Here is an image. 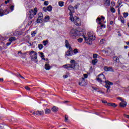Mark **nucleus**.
<instances>
[{"mask_svg": "<svg viewBox=\"0 0 129 129\" xmlns=\"http://www.w3.org/2000/svg\"><path fill=\"white\" fill-rule=\"evenodd\" d=\"M63 68H66L68 70H70L71 68L74 70H78L79 69V65L75 60L72 59L70 61V64H66L62 66Z\"/></svg>", "mask_w": 129, "mask_h": 129, "instance_id": "f257e3e1", "label": "nucleus"}, {"mask_svg": "<svg viewBox=\"0 0 129 129\" xmlns=\"http://www.w3.org/2000/svg\"><path fill=\"white\" fill-rule=\"evenodd\" d=\"M88 37H85V36H84L85 42H86L88 45H92V41L95 40V34L93 32H88L87 33Z\"/></svg>", "mask_w": 129, "mask_h": 129, "instance_id": "f03ea898", "label": "nucleus"}, {"mask_svg": "<svg viewBox=\"0 0 129 129\" xmlns=\"http://www.w3.org/2000/svg\"><path fill=\"white\" fill-rule=\"evenodd\" d=\"M71 37H72L73 39H75L77 36H80V31L77 30V29H73L70 32Z\"/></svg>", "mask_w": 129, "mask_h": 129, "instance_id": "7ed1b4c3", "label": "nucleus"}, {"mask_svg": "<svg viewBox=\"0 0 129 129\" xmlns=\"http://www.w3.org/2000/svg\"><path fill=\"white\" fill-rule=\"evenodd\" d=\"M29 55L32 61H34L35 63H38V59H37V55H38V53H37V52L34 51H31L30 52Z\"/></svg>", "mask_w": 129, "mask_h": 129, "instance_id": "20e7f679", "label": "nucleus"}, {"mask_svg": "<svg viewBox=\"0 0 129 129\" xmlns=\"http://www.w3.org/2000/svg\"><path fill=\"white\" fill-rule=\"evenodd\" d=\"M38 13V9L37 8H34V10H30L28 12V16H29L30 19H33Z\"/></svg>", "mask_w": 129, "mask_h": 129, "instance_id": "39448f33", "label": "nucleus"}, {"mask_svg": "<svg viewBox=\"0 0 129 129\" xmlns=\"http://www.w3.org/2000/svg\"><path fill=\"white\" fill-rule=\"evenodd\" d=\"M74 24L76 26H77V27H80L81 26V20L79 19V18L77 17H74Z\"/></svg>", "mask_w": 129, "mask_h": 129, "instance_id": "423d86ee", "label": "nucleus"}, {"mask_svg": "<svg viewBox=\"0 0 129 129\" xmlns=\"http://www.w3.org/2000/svg\"><path fill=\"white\" fill-rule=\"evenodd\" d=\"M73 55V50L71 46L69 47V50L66 52V56H72Z\"/></svg>", "mask_w": 129, "mask_h": 129, "instance_id": "0eeeda50", "label": "nucleus"}, {"mask_svg": "<svg viewBox=\"0 0 129 129\" xmlns=\"http://www.w3.org/2000/svg\"><path fill=\"white\" fill-rule=\"evenodd\" d=\"M98 76H101L100 78H97V81H98V82H100V83H101V82H103V81H104L103 80H102V79L105 80V76L103 74H100Z\"/></svg>", "mask_w": 129, "mask_h": 129, "instance_id": "6e6552de", "label": "nucleus"}, {"mask_svg": "<svg viewBox=\"0 0 129 129\" xmlns=\"http://www.w3.org/2000/svg\"><path fill=\"white\" fill-rule=\"evenodd\" d=\"M106 84L105 85V87L107 88V89H110V85H113V83L112 82H110L109 81H105Z\"/></svg>", "mask_w": 129, "mask_h": 129, "instance_id": "1a4fd4ad", "label": "nucleus"}, {"mask_svg": "<svg viewBox=\"0 0 129 129\" xmlns=\"http://www.w3.org/2000/svg\"><path fill=\"white\" fill-rule=\"evenodd\" d=\"M126 104H127V103L123 100L119 103V106L120 107H125V106H126Z\"/></svg>", "mask_w": 129, "mask_h": 129, "instance_id": "9d476101", "label": "nucleus"}, {"mask_svg": "<svg viewBox=\"0 0 129 129\" xmlns=\"http://www.w3.org/2000/svg\"><path fill=\"white\" fill-rule=\"evenodd\" d=\"M104 70L106 72L111 71V72H113V69L111 67H104Z\"/></svg>", "mask_w": 129, "mask_h": 129, "instance_id": "9b49d317", "label": "nucleus"}, {"mask_svg": "<svg viewBox=\"0 0 129 129\" xmlns=\"http://www.w3.org/2000/svg\"><path fill=\"white\" fill-rule=\"evenodd\" d=\"M84 81H85V79L83 78H82V79L79 80V85H80V86H84Z\"/></svg>", "mask_w": 129, "mask_h": 129, "instance_id": "f8f14e48", "label": "nucleus"}, {"mask_svg": "<svg viewBox=\"0 0 129 129\" xmlns=\"http://www.w3.org/2000/svg\"><path fill=\"white\" fill-rule=\"evenodd\" d=\"M72 13H74V12L70 11V12L69 13V15L70 16V21H71V22H74V20H75V19H74V18L73 17V14H72Z\"/></svg>", "mask_w": 129, "mask_h": 129, "instance_id": "ddd939ff", "label": "nucleus"}, {"mask_svg": "<svg viewBox=\"0 0 129 129\" xmlns=\"http://www.w3.org/2000/svg\"><path fill=\"white\" fill-rule=\"evenodd\" d=\"M104 2L106 7H109L110 6V0H104Z\"/></svg>", "mask_w": 129, "mask_h": 129, "instance_id": "4468645a", "label": "nucleus"}, {"mask_svg": "<svg viewBox=\"0 0 129 129\" xmlns=\"http://www.w3.org/2000/svg\"><path fill=\"white\" fill-rule=\"evenodd\" d=\"M51 110L53 112L56 113L59 110V108H58V107L54 106L51 108Z\"/></svg>", "mask_w": 129, "mask_h": 129, "instance_id": "2eb2a0df", "label": "nucleus"}, {"mask_svg": "<svg viewBox=\"0 0 129 129\" xmlns=\"http://www.w3.org/2000/svg\"><path fill=\"white\" fill-rule=\"evenodd\" d=\"M101 20H103V21H104V17H103V16H101V18L98 17L96 19V22H99V24L101 25V22H100V21H101Z\"/></svg>", "mask_w": 129, "mask_h": 129, "instance_id": "dca6fc26", "label": "nucleus"}, {"mask_svg": "<svg viewBox=\"0 0 129 129\" xmlns=\"http://www.w3.org/2000/svg\"><path fill=\"white\" fill-rule=\"evenodd\" d=\"M36 115H44V111H36Z\"/></svg>", "mask_w": 129, "mask_h": 129, "instance_id": "f3484780", "label": "nucleus"}, {"mask_svg": "<svg viewBox=\"0 0 129 129\" xmlns=\"http://www.w3.org/2000/svg\"><path fill=\"white\" fill-rule=\"evenodd\" d=\"M107 105H108V106H112L113 107H116L117 106L115 103H107Z\"/></svg>", "mask_w": 129, "mask_h": 129, "instance_id": "a211bd4d", "label": "nucleus"}, {"mask_svg": "<svg viewBox=\"0 0 129 129\" xmlns=\"http://www.w3.org/2000/svg\"><path fill=\"white\" fill-rule=\"evenodd\" d=\"M45 69L46 70H50V69H51V66H50V64H49V63H46L45 64Z\"/></svg>", "mask_w": 129, "mask_h": 129, "instance_id": "6ab92c4d", "label": "nucleus"}, {"mask_svg": "<svg viewBox=\"0 0 129 129\" xmlns=\"http://www.w3.org/2000/svg\"><path fill=\"white\" fill-rule=\"evenodd\" d=\"M45 114H49L51 113V109L48 108L45 109Z\"/></svg>", "mask_w": 129, "mask_h": 129, "instance_id": "aec40b11", "label": "nucleus"}, {"mask_svg": "<svg viewBox=\"0 0 129 129\" xmlns=\"http://www.w3.org/2000/svg\"><path fill=\"white\" fill-rule=\"evenodd\" d=\"M68 10L70 11V12H74V7H72V6H69L68 7Z\"/></svg>", "mask_w": 129, "mask_h": 129, "instance_id": "412c9836", "label": "nucleus"}, {"mask_svg": "<svg viewBox=\"0 0 129 129\" xmlns=\"http://www.w3.org/2000/svg\"><path fill=\"white\" fill-rule=\"evenodd\" d=\"M43 19V18H41V17H38L36 20L37 23H42Z\"/></svg>", "mask_w": 129, "mask_h": 129, "instance_id": "4be33fe9", "label": "nucleus"}, {"mask_svg": "<svg viewBox=\"0 0 129 129\" xmlns=\"http://www.w3.org/2000/svg\"><path fill=\"white\" fill-rule=\"evenodd\" d=\"M65 43L66 48H69V47H71L70 45L69 44V42L68 41V40H65Z\"/></svg>", "mask_w": 129, "mask_h": 129, "instance_id": "5701e85b", "label": "nucleus"}, {"mask_svg": "<svg viewBox=\"0 0 129 129\" xmlns=\"http://www.w3.org/2000/svg\"><path fill=\"white\" fill-rule=\"evenodd\" d=\"M17 39L15 37H12L9 38V42H13V41H16Z\"/></svg>", "mask_w": 129, "mask_h": 129, "instance_id": "b1692460", "label": "nucleus"}, {"mask_svg": "<svg viewBox=\"0 0 129 129\" xmlns=\"http://www.w3.org/2000/svg\"><path fill=\"white\" fill-rule=\"evenodd\" d=\"M46 10H47V11H48V12H51V11H52V6L51 5L48 6L46 8Z\"/></svg>", "mask_w": 129, "mask_h": 129, "instance_id": "393cba45", "label": "nucleus"}, {"mask_svg": "<svg viewBox=\"0 0 129 129\" xmlns=\"http://www.w3.org/2000/svg\"><path fill=\"white\" fill-rule=\"evenodd\" d=\"M50 20V17L46 16L44 18V22H48Z\"/></svg>", "mask_w": 129, "mask_h": 129, "instance_id": "a878e982", "label": "nucleus"}, {"mask_svg": "<svg viewBox=\"0 0 129 129\" xmlns=\"http://www.w3.org/2000/svg\"><path fill=\"white\" fill-rule=\"evenodd\" d=\"M92 63L93 65H95L97 63V59H93L92 60Z\"/></svg>", "mask_w": 129, "mask_h": 129, "instance_id": "bb28decb", "label": "nucleus"}, {"mask_svg": "<svg viewBox=\"0 0 129 129\" xmlns=\"http://www.w3.org/2000/svg\"><path fill=\"white\" fill-rule=\"evenodd\" d=\"M58 6H59V7H63L64 6V2L62 1L59 2Z\"/></svg>", "mask_w": 129, "mask_h": 129, "instance_id": "cd10ccee", "label": "nucleus"}, {"mask_svg": "<svg viewBox=\"0 0 129 129\" xmlns=\"http://www.w3.org/2000/svg\"><path fill=\"white\" fill-rule=\"evenodd\" d=\"M38 48L39 50H42L44 48V46L42 44H38Z\"/></svg>", "mask_w": 129, "mask_h": 129, "instance_id": "c85d7f7f", "label": "nucleus"}, {"mask_svg": "<svg viewBox=\"0 0 129 129\" xmlns=\"http://www.w3.org/2000/svg\"><path fill=\"white\" fill-rule=\"evenodd\" d=\"M4 16V10L2 9H0V17H3Z\"/></svg>", "mask_w": 129, "mask_h": 129, "instance_id": "c756f323", "label": "nucleus"}, {"mask_svg": "<svg viewBox=\"0 0 129 129\" xmlns=\"http://www.w3.org/2000/svg\"><path fill=\"white\" fill-rule=\"evenodd\" d=\"M120 20L122 24H124V19L122 16L120 17Z\"/></svg>", "mask_w": 129, "mask_h": 129, "instance_id": "7c9ffc66", "label": "nucleus"}, {"mask_svg": "<svg viewBox=\"0 0 129 129\" xmlns=\"http://www.w3.org/2000/svg\"><path fill=\"white\" fill-rule=\"evenodd\" d=\"M38 17L44 19L43 16V13H42V12H40L38 14Z\"/></svg>", "mask_w": 129, "mask_h": 129, "instance_id": "2f4dec72", "label": "nucleus"}, {"mask_svg": "<svg viewBox=\"0 0 129 129\" xmlns=\"http://www.w3.org/2000/svg\"><path fill=\"white\" fill-rule=\"evenodd\" d=\"M113 60H114L116 62H118L119 61V59L117 57L114 56L113 57Z\"/></svg>", "mask_w": 129, "mask_h": 129, "instance_id": "473e14b6", "label": "nucleus"}, {"mask_svg": "<svg viewBox=\"0 0 129 129\" xmlns=\"http://www.w3.org/2000/svg\"><path fill=\"white\" fill-rule=\"evenodd\" d=\"M123 16L124 18H126L128 16V13H123Z\"/></svg>", "mask_w": 129, "mask_h": 129, "instance_id": "72a5a7b5", "label": "nucleus"}, {"mask_svg": "<svg viewBox=\"0 0 129 129\" xmlns=\"http://www.w3.org/2000/svg\"><path fill=\"white\" fill-rule=\"evenodd\" d=\"M10 12L9 11H8V10H5V11H4L3 14H4V15H8V14H9Z\"/></svg>", "mask_w": 129, "mask_h": 129, "instance_id": "f704fd0d", "label": "nucleus"}, {"mask_svg": "<svg viewBox=\"0 0 129 129\" xmlns=\"http://www.w3.org/2000/svg\"><path fill=\"white\" fill-rule=\"evenodd\" d=\"M16 76H17V77H21V78H23V79H25V78L22 76L20 74L16 75Z\"/></svg>", "mask_w": 129, "mask_h": 129, "instance_id": "c9c22d12", "label": "nucleus"}, {"mask_svg": "<svg viewBox=\"0 0 129 129\" xmlns=\"http://www.w3.org/2000/svg\"><path fill=\"white\" fill-rule=\"evenodd\" d=\"M114 6H115V3H114V1H112L111 3V6L114 7Z\"/></svg>", "mask_w": 129, "mask_h": 129, "instance_id": "e433bc0d", "label": "nucleus"}, {"mask_svg": "<svg viewBox=\"0 0 129 129\" xmlns=\"http://www.w3.org/2000/svg\"><path fill=\"white\" fill-rule=\"evenodd\" d=\"M97 56H98V54H94L93 55V58H94V59H95V58H97Z\"/></svg>", "mask_w": 129, "mask_h": 129, "instance_id": "4c0bfd02", "label": "nucleus"}, {"mask_svg": "<svg viewBox=\"0 0 129 129\" xmlns=\"http://www.w3.org/2000/svg\"><path fill=\"white\" fill-rule=\"evenodd\" d=\"M82 41H83V38H80L78 39V41L79 42V43H82Z\"/></svg>", "mask_w": 129, "mask_h": 129, "instance_id": "58836bf2", "label": "nucleus"}, {"mask_svg": "<svg viewBox=\"0 0 129 129\" xmlns=\"http://www.w3.org/2000/svg\"><path fill=\"white\" fill-rule=\"evenodd\" d=\"M39 54H40L41 56V58H44V57H45V55H44V53L43 52H39Z\"/></svg>", "mask_w": 129, "mask_h": 129, "instance_id": "ea45409f", "label": "nucleus"}, {"mask_svg": "<svg viewBox=\"0 0 129 129\" xmlns=\"http://www.w3.org/2000/svg\"><path fill=\"white\" fill-rule=\"evenodd\" d=\"M110 11L112 13H115V9L113 8H111Z\"/></svg>", "mask_w": 129, "mask_h": 129, "instance_id": "a19ab883", "label": "nucleus"}, {"mask_svg": "<svg viewBox=\"0 0 129 129\" xmlns=\"http://www.w3.org/2000/svg\"><path fill=\"white\" fill-rule=\"evenodd\" d=\"M117 4L119 6H120V5L122 4L121 0H118Z\"/></svg>", "mask_w": 129, "mask_h": 129, "instance_id": "79ce46f5", "label": "nucleus"}, {"mask_svg": "<svg viewBox=\"0 0 129 129\" xmlns=\"http://www.w3.org/2000/svg\"><path fill=\"white\" fill-rule=\"evenodd\" d=\"M74 53L75 54H76L77 53H78V49H77V48H75L74 50Z\"/></svg>", "mask_w": 129, "mask_h": 129, "instance_id": "37998d69", "label": "nucleus"}, {"mask_svg": "<svg viewBox=\"0 0 129 129\" xmlns=\"http://www.w3.org/2000/svg\"><path fill=\"white\" fill-rule=\"evenodd\" d=\"M44 6H48L49 5V2L48 1H45L44 3Z\"/></svg>", "mask_w": 129, "mask_h": 129, "instance_id": "c03bdc74", "label": "nucleus"}, {"mask_svg": "<svg viewBox=\"0 0 129 129\" xmlns=\"http://www.w3.org/2000/svg\"><path fill=\"white\" fill-rule=\"evenodd\" d=\"M15 8V6H11V7H10V10L13 12V11H14V8Z\"/></svg>", "mask_w": 129, "mask_h": 129, "instance_id": "a18cd8bd", "label": "nucleus"}, {"mask_svg": "<svg viewBox=\"0 0 129 129\" xmlns=\"http://www.w3.org/2000/svg\"><path fill=\"white\" fill-rule=\"evenodd\" d=\"M88 77V75L87 74H84V78H84V79H85V78H87Z\"/></svg>", "mask_w": 129, "mask_h": 129, "instance_id": "49530a36", "label": "nucleus"}, {"mask_svg": "<svg viewBox=\"0 0 129 129\" xmlns=\"http://www.w3.org/2000/svg\"><path fill=\"white\" fill-rule=\"evenodd\" d=\"M64 120L65 121H67L68 120V116H67V115H66L64 116Z\"/></svg>", "mask_w": 129, "mask_h": 129, "instance_id": "de8ad7c7", "label": "nucleus"}, {"mask_svg": "<svg viewBox=\"0 0 129 129\" xmlns=\"http://www.w3.org/2000/svg\"><path fill=\"white\" fill-rule=\"evenodd\" d=\"M47 44H48V41H43L44 46H46L47 45Z\"/></svg>", "mask_w": 129, "mask_h": 129, "instance_id": "09e8293b", "label": "nucleus"}, {"mask_svg": "<svg viewBox=\"0 0 129 129\" xmlns=\"http://www.w3.org/2000/svg\"><path fill=\"white\" fill-rule=\"evenodd\" d=\"M36 34V31H33V33H31V35L32 36V37H34V36H35Z\"/></svg>", "mask_w": 129, "mask_h": 129, "instance_id": "8fccbe9b", "label": "nucleus"}, {"mask_svg": "<svg viewBox=\"0 0 129 129\" xmlns=\"http://www.w3.org/2000/svg\"><path fill=\"white\" fill-rule=\"evenodd\" d=\"M104 41V39H101V40H100V44L101 45L102 44H103Z\"/></svg>", "mask_w": 129, "mask_h": 129, "instance_id": "3c124183", "label": "nucleus"}, {"mask_svg": "<svg viewBox=\"0 0 129 129\" xmlns=\"http://www.w3.org/2000/svg\"><path fill=\"white\" fill-rule=\"evenodd\" d=\"M25 89H26V90H31V88H30V87H28V86H26L25 87Z\"/></svg>", "mask_w": 129, "mask_h": 129, "instance_id": "603ef678", "label": "nucleus"}, {"mask_svg": "<svg viewBox=\"0 0 129 129\" xmlns=\"http://www.w3.org/2000/svg\"><path fill=\"white\" fill-rule=\"evenodd\" d=\"M123 116H125V117H126V118H128L129 119V115H126L125 114H124Z\"/></svg>", "mask_w": 129, "mask_h": 129, "instance_id": "864d4df0", "label": "nucleus"}, {"mask_svg": "<svg viewBox=\"0 0 129 129\" xmlns=\"http://www.w3.org/2000/svg\"><path fill=\"white\" fill-rule=\"evenodd\" d=\"M43 12H47V8H46V7H43Z\"/></svg>", "mask_w": 129, "mask_h": 129, "instance_id": "5fc2aeb1", "label": "nucleus"}, {"mask_svg": "<svg viewBox=\"0 0 129 129\" xmlns=\"http://www.w3.org/2000/svg\"><path fill=\"white\" fill-rule=\"evenodd\" d=\"M117 99H118L119 100H120V101H123V99H122L121 97H118Z\"/></svg>", "mask_w": 129, "mask_h": 129, "instance_id": "6e6d98bb", "label": "nucleus"}, {"mask_svg": "<svg viewBox=\"0 0 129 129\" xmlns=\"http://www.w3.org/2000/svg\"><path fill=\"white\" fill-rule=\"evenodd\" d=\"M5 3L7 5V4L10 3V0H6Z\"/></svg>", "mask_w": 129, "mask_h": 129, "instance_id": "4d7b16f0", "label": "nucleus"}, {"mask_svg": "<svg viewBox=\"0 0 129 129\" xmlns=\"http://www.w3.org/2000/svg\"><path fill=\"white\" fill-rule=\"evenodd\" d=\"M106 92L107 93H109V92H110V90L109 89H107Z\"/></svg>", "mask_w": 129, "mask_h": 129, "instance_id": "13d9d810", "label": "nucleus"}, {"mask_svg": "<svg viewBox=\"0 0 129 129\" xmlns=\"http://www.w3.org/2000/svg\"><path fill=\"white\" fill-rule=\"evenodd\" d=\"M11 44H12V43L11 42H8L6 44L7 46H10V45H11Z\"/></svg>", "mask_w": 129, "mask_h": 129, "instance_id": "bf43d9fd", "label": "nucleus"}, {"mask_svg": "<svg viewBox=\"0 0 129 129\" xmlns=\"http://www.w3.org/2000/svg\"><path fill=\"white\" fill-rule=\"evenodd\" d=\"M63 78H68V75H64L63 76Z\"/></svg>", "mask_w": 129, "mask_h": 129, "instance_id": "052dcab7", "label": "nucleus"}, {"mask_svg": "<svg viewBox=\"0 0 129 129\" xmlns=\"http://www.w3.org/2000/svg\"><path fill=\"white\" fill-rule=\"evenodd\" d=\"M102 103H107V102L105 100L102 101Z\"/></svg>", "mask_w": 129, "mask_h": 129, "instance_id": "680f3d73", "label": "nucleus"}, {"mask_svg": "<svg viewBox=\"0 0 129 129\" xmlns=\"http://www.w3.org/2000/svg\"><path fill=\"white\" fill-rule=\"evenodd\" d=\"M105 28V25H102V24H101V28Z\"/></svg>", "mask_w": 129, "mask_h": 129, "instance_id": "e2e57ef3", "label": "nucleus"}, {"mask_svg": "<svg viewBox=\"0 0 129 129\" xmlns=\"http://www.w3.org/2000/svg\"><path fill=\"white\" fill-rule=\"evenodd\" d=\"M98 92H100L101 93L104 94V92H103L102 91H98Z\"/></svg>", "mask_w": 129, "mask_h": 129, "instance_id": "0e129e2a", "label": "nucleus"}, {"mask_svg": "<svg viewBox=\"0 0 129 129\" xmlns=\"http://www.w3.org/2000/svg\"><path fill=\"white\" fill-rule=\"evenodd\" d=\"M92 89L94 90H97V88H94V87H92Z\"/></svg>", "mask_w": 129, "mask_h": 129, "instance_id": "69168bd1", "label": "nucleus"}, {"mask_svg": "<svg viewBox=\"0 0 129 129\" xmlns=\"http://www.w3.org/2000/svg\"><path fill=\"white\" fill-rule=\"evenodd\" d=\"M113 24V21H111L110 22V25H112Z\"/></svg>", "mask_w": 129, "mask_h": 129, "instance_id": "338daca9", "label": "nucleus"}, {"mask_svg": "<svg viewBox=\"0 0 129 129\" xmlns=\"http://www.w3.org/2000/svg\"><path fill=\"white\" fill-rule=\"evenodd\" d=\"M0 81H2V82L4 81V79H0Z\"/></svg>", "mask_w": 129, "mask_h": 129, "instance_id": "774afa93", "label": "nucleus"}]
</instances>
